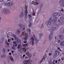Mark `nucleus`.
I'll return each mask as SVG.
<instances>
[{"mask_svg": "<svg viewBox=\"0 0 64 64\" xmlns=\"http://www.w3.org/2000/svg\"><path fill=\"white\" fill-rule=\"evenodd\" d=\"M63 31L64 32V30H63Z\"/></svg>", "mask_w": 64, "mask_h": 64, "instance_id": "obj_64", "label": "nucleus"}, {"mask_svg": "<svg viewBox=\"0 0 64 64\" xmlns=\"http://www.w3.org/2000/svg\"><path fill=\"white\" fill-rule=\"evenodd\" d=\"M13 43L14 44H16L15 46H16V47H17V44H16V42H13Z\"/></svg>", "mask_w": 64, "mask_h": 64, "instance_id": "obj_31", "label": "nucleus"}, {"mask_svg": "<svg viewBox=\"0 0 64 64\" xmlns=\"http://www.w3.org/2000/svg\"><path fill=\"white\" fill-rule=\"evenodd\" d=\"M49 21H50V22H53V19L52 17L50 18L49 19Z\"/></svg>", "mask_w": 64, "mask_h": 64, "instance_id": "obj_18", "label": "nucleus"}, {"mask_svg": "<svg viewBox=\"0 0 64 64\" xmlns=\"http://www.w3.org/2000/svg\"><path fill=\"white\" fill-rule=\"evenodd\" d=\"M60 40H58V43H60Z\"/></svg>", "mask_w": 64, "mask_h": 64, "instance_id": "obj_49", "label": "nucleus"}, {"mask_svg": "<svg viewBox=\"0 0 64 64\" xmlns=\"http://www.w3.org/2000/svg\"><path fill=\"white\" fill-rule=\"evenodd\" d=\"M14 51H13V50H12V53H14Z\"/></svg>", "mask_w": 64, "mask_h": 64, "instance_id": "obj_55", "label": "nucleus"}, {"mask_svg": "<svg viewBox=\"0 0 64 64\" xmlns=\"http://www.w3.org/2000/svg\"><path fill=\"white\" fill-rule=\"evenodd\" d=\"M53 62H55V60H53Z\"/></svg>", "mask_w": 64, "mask_h": 64, "instance_id": "obj_61", "label": "nucleus"}, {"mask_svg": "<svg viewBox=\"0 0 64 64\" xmlns=\"http://www.w3.org/2000/svg\"><path fill=\"white\" fill-rule=\"evenodd\" d=\"M9 34L10 35H12V33H10Z\"/></svg>", "mask_w": 64, "mask_h": 64, "instance_id": "obj_44", "label": "nucleus"}, {"mask_svg": "<svg viewBox=\"0 0 64 64\" xmlns=\"http://www.w3.org/2000/svg\"><path fill=\"white\" fill-rule=\"evenodd\" d=\"M35 12H34V10H33V12L32 14V16H34L35 15Z\"/></svg>", "mask_w": 64, "mask_h": 64, "instance_id": "obj_32", "label": "nucleus"}, {"mask_svg": "<svg viewBox=\"0 0 64 64\" xmlns=\"http://www.w3.org/2000/svg\"><path fill=\"white\" fill-rule=\"evenodd\" d=\"M52 61H50L49 62V64H52Z\"/></svg>", "mask_w": 64, "mask_h": 64, "instance_id": "obj_37", "label": "nucleus"}, {"mask_svg": "<svg viewBox=\"0 0 64 64\" xmlns=\"http://www.w3.org/2000/svg\"><path fill=\"white\" fill-rule=\"evenodd\" d=\"M9 58L10 60H11L12 61H14V59L12 57V56H9Z\"/></svg>", "mask_w": 64, "mask_h": 64, "instance_id": "obj_17", "label": "nucleus"}, {"mask_svg": "<svg viewBox=\"0 0 64 64\" xmlns=\"http://www.w3.org/2000/svg\"><path fill=\"white\" fill-rule=\"evenodd\" d=\"M2 51L3 54H5V48H2Z\"/></svg>", "mask_w": 64, "mask_h": 64, "instance_id": "obj_16", "label": "nucleus"}, {"mask_svg": "<svg viewBox=\"0 0 64 64\" xmlns=\"http://www.w3.org/2000/svg\"><path fill=\"white\" fill-rule=\"evenodd\" d=\"M25 27L23 26L22 28V31H25Z\"/></svg>", "mask_w": 64, "mask_h": 64, "instance_id": "obj_34", "label": "nucleus"}, {"mask_svg": "<svg viewBox=\"0 0 64 64\" xmlns=\"http://www.w3.org/2000/svg\"><path fill=\"white\" fill-rule=\"evenodd\" d=\"M57 20V18L56 17H55L54 18V20Z\"/></svg>", "mask_w": 64, "mask_h": 64, "instance_id": "obj_35", "label": "nucleus"}, {"mask_svg": "<svg viewBox=\"0 0 64 64\" xmlns=\"http://www.w3.org/2000/svg\"><path fill=\"white\" fill-rule=\"evenodd\" d=\"M27 30L28 31V32H30V31H31V30L30 29V28H28L27 29Z\"/></svg>", "mask_w": 64, "mask_h": 64, "instance_id": "obj_33", "label": "nucleus"}, {"mask_svg": "<svg viewBox=\"0 0 64 64\" xmlns=\"http://www.w3.org/2000/svg\"><path fill=\"white\" fill-rule=\"evenodd\" d=\"M33 36L34 38H33V36H32L30 38L31 42L32 43V45L34 44V42L36 43H37L39 41L38 38L35 36V35H34Z\"/></svg>", "mask_w": 64, "mask_h": 64, "instance_id": "obj_1", "label": "nucleus"}, {"mask_svg": "<svg viewBox=\"0 0 64 64\" xmlns=\"http://www.w3.org/2000/svg\"><path fill=\"white\" fill-rule=\"evenodd\" d=\"M60 18L61 20H63V18L62 17H60Z\"/></svg>", "mask_w": 64, "mask_h": 64, "instance_id": "obj_40", "label": "nucleus"}, {"mask_svg": "<svg viewBox=\"0 0 64 64\" xmlns=\"http://www.w3.org/2000/svg\"><path fill=\"white\" fill-rule=\"evenodd\" d=\"M22 46H24V47L26 46H28V44H22Z\"/></svg>", "mask_w": 64, "mask_h": 64, "instance_id": "obj_28", "label": "nucleus"}, {"mask_svg": "<svg viewBox=\"0 0 64 64\" xmlns=\"http://www.w3.org/2000/svg\"><path fill=\"white\" fill-rule=\"evenodd\" d=\"M8 52H9L10 51V50L9 49H8Z\"/></svg>", "mask_w": 64, "mask_h": 64, "instance_id": "obj_57", "label": "nucleus"}, {"mask_svg": "<svg viewBox=\"0 0 64 64\" xmlns=\"http://www.w3.org/2000/svg\"><path fill=\"white\" fill-rule=\"evenodd\" d=\"M20 32H21L20 30L19 29H18L17 31L15 32V33L16 34H19Z\"/></svg>", "mask_w": 64, "mask_h": 64, "instance_id": "obj_8", "label": "nucleus"}, {"mask_svg": "<svg viewBox=\"0 0 64 64\" xmlns=\"http://www.w3.org/2000/svg\"><path fill=\"white\" fill-rule=\"evenodd\" d=\"M27 42V41H24V43H26Z\"/></svg>", "mask_w": 64, "mask_h": 64, "instance_id": "obj_46", "label": "nucleus"}, {"mask_svg": "<svg viewBox=\"0 0 64 64\" xmlns=\"http://www.w3.org/2000/svg\"><path fill=\"white\" fill-rule=\"evenodd\" d=\"M30 61L29 60H26L24 61V64H28V62Z\"/></svg>", "mask_w": 64, "mask_h": 64, "instance_id": "obj_14", "label": "nucleus"}, {"mask_svg": "<svg viewBox=\"0 0 64 64\" xmlns=\"http://www.w3.org/2000/svg\"><path fill=\"white\" fill-rule=\"evenodd\" d=\"M60 45L61 46H64V41L61 42L60 43Z\"/></svg>", "mask_w": 64, "mask_h": 64, "instance_id": "obj_12", "label": "nucleus"}, {"mask_svg": "<svg viewBox=\"0 0 64 64\" xmlns=\"http://www.w3.org/2000/svg\"><path fill=\"white\" fill-rule=\"evenodd\" d=\"M7 37L8 38H9V35H7Z\"/></svg>", "mask_w": 64, "mask_h": 64, "instance_id": "obj_47", "label": "nucleus"}, {"mask_svg": "<svg viewBox=\"0 0 64 64\" xmlns=\"http://www.w3.org/2000/svg\"><path fill=\"white\" fill-rule=\"evenodd\" d=\"M1 57L2 58H4L6 57V55H3L1 56Z\"/></svg>", "mask_w": 64, "mask_h": 64, "instance_id": "obj_29", "label": "nucleus"}, {"mask_svg": "<svg viewBox=\"0 0 64 64\" xmlns=\"http://www.w3.org/2000/svg\"><path fill=\"white\" fill-rule=\"evenodd\" d=\"M43 27V24H42V28Z\"/></svg>", "mask_w": 64, "mask_h": 64, "instance_id": "obj_51", "label": "nucleus"}, {"mask_svg": "<svg viewBox=\"0 0 64 64\" xmlns=\"http://www.w3.org/2000/svg\"><path fill=\"white\" fill-rule=\"evenodd\" d=\"M29 60L30 61L28 62V64H32L31 62V60Z\"/></svg>", "mask_w": 64, "mask_h": 64, "instance_id": "obj_26", "label": "nucleus"}, {"mask_svg": "<svg viewBox=\"0 0 64 64\" xmlns=\"http://www.w3.org/2000/svg\"><path fill=\"white\" fill-rule=\"evenodd\" d=\"M14 4V3L12 2H9L8 3H5L4 5L5 6H12Z\"/></svg>", "mask_w": 64, "mask_h": 64, "instance_id": "obj_4", "label": "nucleus"}, {"mask_svg": "<svg viewBox=\"0 0 64 64\" xmlns=\"http://www.w3.org/2000/svg\"><path fill=\"white\" fill-rule=\"evenodd\" d=\"M50 32L51 33H53V30H52V29H50Z\"/></svg>", "mask_w": 64, "mask_h": 64, "instance_id": "obj_30", "label": "nucleus"}, {"mask_svg": "<svg viewBox=\"0 0 64 64\" xmlns=\"http://www.w3.org/2000/svg\"><path fill=\"white\" fill-rule=\"evenodd\" d=\"M3 1V0H0V1Z\"/></svg>", "mask_w": 64, "mask_h": 64, "instance_id": "obj_58", "label": "nucleus"}, {"mask_svg": "<svg viewBox=\"0 0 64 64\" xmlns=\"http://www.w3.org/2000/svg\"><path fill=\"white\" fill-rule=\"evenodd\" d=\"M2 12L6 15L10 13V10L7 8L3 10L2 11Z\"/></svg>", "mask_w": 64, "mask_h": 64, "instance_id": "obj_3", "label": "nucleus"}, {"mask_svg": "<svg viewBox=\"0 0 64 64\" xmlns=\"http://www.w3.org/2000/svg\"><path fill=\"white\" fill-rule=\"evenodd\" d=\"M45 59V57H43L42 58L40 62L39 63H41L43 61V60Z\"/></svg>", "mask_w": 64, "mask_h": 64, "instance_id": "obj_15", "label": "nucleus"}, {"mask_svg": "<svg viewBox=\"0 0 64 64\" xmlns=\"http://www.w3.org/2000/svg\"><path fill=\"white\" fill-rule=\"evenodd\" d=\"M21 47V44H19L18 46V49H20V48Z\"/></svg>", "mask_w": 64, "mask_h": 64, "instance_id": "obj_23", "label": "nucleus"}, {"mask_svg": "<svg viewBox=\"0 0 64 64\" xmlns=\"http://www.w3.org/2000/svg\"><path fill=\"white\" fill-rule=\"evenodd\" d=\"M58 50H59L60 51V52H62V50H61V49H60V48H59V47L58 48Z\"/></svg>", "mask_w": 64, "mask_h": 64, "instance_id": "obj_36", "label": "nucleus"}, {"mask_svg": "<svg viewBox=\"0 0 64 64\" xmlns=\"http://www.w3.org/2000/svg\"><path fill=\"white\" fill-rule=\"evenodd\" d=\"M18 51L20 53H22L23 52V50L22 48L18 50Z\"/></svg>", "mask_w": 64, "mask_h": 64, "instance_id": "obj_21", "label": "nucleus"}, {"mask_svg": "<svg viewBox=\"0 0 64 64\" xmlns=\"http://www.w3.org/2000/svg\"><path fill=\"white\" fill-rule=\"evenodd\" d=\"M63 9H61V11H62V12H63Z\"/></svg>", "mask_w": 64, "mask_h": 64, "instance_id": "obj_54", "label": "nucleus"}, {"mask_svg": "<svg viewBox=\"0 0 64 64\" xmlns=\"http://www.w3.org/2000/svg\"><path fill=\"white\" fill-rule=\"evenodd\" d=\"M61 59H62V60H64V57H62V58H61Z\"/></svg>", "mask_w": 64, "mask_h": 64, "instance_id": "obj_43", "label": "nucleus"}, {"mask_svg": "<svg viewBox=\"0 0 64 64\" xmlns=\"http://www.w3.org/2000/svg\"><path fill=\"white\" fill-rule=\"evenodd\" d=\"M14 37H15V39H16L15 41L16 42H17L18 43V42H19V41H18V38H17L15 37H16V35H14Z\"/></svg>", "mask_w": 64, "mask_h": 64, "instance_id": "obj_10", "label": "nucleus"}, {"mask_svg": "<svg viewBox=\"0 0 64 64\" xmlns=\"http://www.w3.org/2000/svg\"><path fill=\"white\" fill-rule=\"evenodd\" d=\"M26 54L27 56H29V57H31V56H32V54H30L29 52H26Z\"/></svg>", "mask_w": 64, "mask_h": 64, "instance_id": "obj_9", "label": "nucleus"}, {"mask_svg": "<svg viewBox=\"0 0 64 64\" xmlns=\"http://www.w3.org/2000/svg\"><path fill=\"white\" fill-rule=\"evenodd\" d=\"M53 33H51L50 34L49 36V39L50 40H51L52 38H53Z\"/></svg>", "mask_w": 64, "mask_h": 64, "instance_id": "obj_5", "label": "nucleus"}, {"mask_svg": "<svg viewBox=\"0 0 64 64\" xmlns=\"http://www.w3.org/2000/svg\"><path fill=\"white\" fill-rule=\"evenodd\" d=\"M55 62L56 64H57V60H56L55 61Z\"/></svg>", "mask_w": 64, "mask_h": 64, "instance_id": "obj_45", "label": "nucleus"}, {"mask_svg": "<svg viewBox=\"0 0 64 64\" xmlns=\"http://www.w3.org/2000/svg\"><path fill=\"white\" fill-rule=\"evenodd\" d=\"M53 64H56L54 62H53Z\"/></svg>", "mask_w": 64, "mask_h": 64, "instance_id": "obj_59", "label": "nucleus"}, {"mask_svg": "<svg viewBox=\"0 0 64 64\" xmlns=\"http://www.w3.org/2000/svg\"><path fill=\"white\" fill-rule=\"evenodd\" d=\"M25 13V17H26L27 16V14L28 13V11H27V8H26V10L24 12Z\"/></svg>", "mask_w": 64, "mask_h": 64, "instance_id": "obj_13", "label": "nucleus"}, {"mask_svg": "<svg viewBox=\"0 0 64 64\" xmlns=\"http://www.w3.org/2000/svg\"><path fill=\"white\" fill-rule=\"evenodd\" d=\"M54 15L55 16H57V15H58V13H56L54 14Z\"/></svg>", "mask_w": 64, "mask_h": 64, "instance_id": "obj_39", "label": "nucleus"}, {"mask_svg": "<svg viewBox=\"0 0 64 64\" xmlns=\"http://www.w3.org/2000/svg\"><path fill=\"white\" fill-rule=\"evenodd\" d=\"M18 26H19L20 27V28H22V27H23V25L22 24H18Z\"/></svg>", "mask_w": 64, "mask_h": 64, "instance_id": "obj_19", "label": "nucleus"}, {"mask_svg": "<svg viewBox=\"0 0 64 64\" xmlns=\"http://www.w3.org/2000/svg\"><path fill=\"white\" fill-rule=\"evenodd\" d=\"M32 3L34 5H38L39 2H37V0H34L32 2Z\"/></svg>", "mask_w": 64, "mask_h": 64, "instance_id": "obj_6", "label": "nucleus"}, {"mask_svg": "<svg viewBox=\"0 0 64 64\" xmlns=\"http://www.w3.org/2000/svg\"><path fill=\"white\" fill-rule=\"evenodd\" d=\"M24 15L23 14V12H21L20 13V18H23V17L24 16Z\"/></svg>", "mask_w": 64, "mask_h": 64, "instance_id": "obj_11", "label": "nucleus"}, {"mask_svg": "<svg viewBox=\"0 0 64 64\" xmlns=\"http://www.w3.org/2000/svg\"><path fill=\"white\" fill-rule=\"evenodd\" d=\"M12 49H13L14 50H15V48H14L13 46L12 47Z\"/></svg>", "mask_w": 64, "mask_h": 64, "instance_id": "obj_42", "label": "nucleus"}, {"mask_svg": "<svg viewBox=\"0 0 64 64\" xmlns=\"http://www.w3.org/2000/svg\"><path fill=\"white\" fill-rule=\"evenodd\" d=\"M43 34H40V38H41L42 37V36H43Z\"/></svg>", "mask_w": 64, "mask_h": 64, "instance_id": "obj_27", "label": "nucleus"}, {"mask_svg": "<svg viewBox=\"0 0 64 64\" xmlns=\"http://www.w3.org/2000/svg\"><path fill=\"white\" fill-rule=\"evenodd\" d=\"M9 55H11V52H10L9 53Z\"/></svg>", "mask_w": 64, "mask_h": 64, "instance_id": "obj_50", "label": "nucleus"}, {"mask_svg": "<svg viewBox=\"0 0 64 64\" xmlns=\"http://www.w3.org/2000/svg\"><path fill=\"white\" fill-rule=\"evenodd\" d=\"M10 42V39H8V42Z\"/></svg>", "mask_w": 64, "mask_h": 64, "instance_id": "obj_53", "label": "nucleus"}, {"mask_svg": "<svg viewBox=\"0 0 64 64\" xmlns=\"http://www.w3.org/2000/svg\"><path fill=\"white\" fill-rule=\"evenodd\" d=\"M63 54L64 55V52L63 53Z\"/></svg>", "mask_w": 64, "mask_h": 64, "instance_id": "obj_63", "label": "nucleus"}, {"mask_svg": "<svg viewBox=\"0 0 64 64\" xmlns=\"http://www.w3.org/2000/svg\"><path fill=\"white\" fill-rule=\"evenodd\" d=\"M25 58L26 59H27V58H28V57H27V56H26L25 57Z\"/></svg>", "mask_w": 64, "mask_h": 64, "instance_id": "obj_56", "label": "nucleus"}, {"mask_svg": "<svg viewBox=\"0 0 64 64\" xmlns=\"http://www.w3.org/2000/svg\"><path fill=\"white\" fill-rule=\"evenodd\" d=\"M58 61H61V60H60V59H58Z\"/></svg>", "mask_w": 64, "mask_h": 64, "instance_id": "obj_52", "label": "nucleus"}, {"mask_svg": "<svg viewBox=\"0 0 64 64\" xmlns=\"http://www.w3.org/2000/svg\"><path fill=\"white\" fill-rule=\"evenodd\" d=\"M5 43L6 44V45H7L8 46H9V43L8 42H7V41H5Z\"/></svg>", "mask_w": 64, "mask_h": 64, "instance_id": "obj_24", "label": "nucleus"}, {"mask_svg": "<svg viewBox=\"0 0 64 64\" xmlns=\"http://www.w3.org/2000/svg\"><path fill=\"white\" fill-rule=\"evenodd\" d=\"M22 35L24 36V37L23 38L24 40H26L28 38V34H26L25 31L22 32Z\"/></svg>", "mask_w": 64, "mask_h": 64, "instance_id": "obj_2", "label": "nucleus"}, {"mask_svg": "<svg viewBox=\"0 0 64 64\" xmlns=\"http://www.w3.org/2000/svg\"><path fill=\"white\" fill-rule=\"evenodd\" d=\"M28 23L29 24L28 25L30 27L32 25L31 22L30 21L28 22Z\"/></svg>", "mask_w": 64, "mask_h": 64, "instance_id": "obj_22", "label": "nucleus"}, {"mask_svg": "<svg viewBox=\"0 0 64 64\" xmlns=\"http://www.w3.org/2000/svg\"><path fill=\"white\" fill-rule=\"evenodd\" d=\"M28 16H29V19H30V20H31V18H32V16L31 15H30L29 14H28Z\"/></svg>", "mask_w": 64, "mask_h": 64, "instance_id": "obj_25", "label": "nucleus"}, {"mask_svg": "<svg viewBox=\"0 0 64 64\" xmlns=\"http://www.w3.org/2000/svg\"><path fill=\"white\" fill-rule=\"evenodd\" d=\"M55 54L56 55H58L59 54V52H58L57 51H56L55 52Z\"/></svg>", "mask_w": 64, "mask_h": 64, "instance_id": "obj_20", "label": "nucleus"}, {"mask_svg": "<svg viewBox=\"0 0 64 64\" xmlns=\"http://www.w3.org/2000/svg\"><path fill=\"white\" fill-rule=\"evenodd\" d=\"M52 55V54L51 53H49V56H51Z\"/></svg>", "mask_w": 64, "mask_h": 64, "instance_id": "obj_41", "label": "nucleus"}, {"mask_svg": "<svg viewBox=\"0 0 64 64\" xmlns=\"http://www.w3.org/2000/svg\"><path fill=\"white\" fill-rule=\"evenodd\" d=\"M23 50L24 51V52H26V49L24 48H23Z\"/></svg>", "mask_w": 64, "mask_h": 64, "instance_id": "obj_38", "label": "nucleus"}, {"mask_svg": "<svg viewBox=\"0 0 64 64\" xmlns=\"http://www.w3.org/2000/svg\"><path fill=\"white\" fill-rule=\"evenodd\" d=\"M46 24L47 26L48 25H51V22L49 20L47 21L46 22Z\"/></svg>", "mask_w": 64, "mask_h": 64, "instance_id": "obj_7", "label": "nucleus"}, {"mask_svg": "<svg viewBox=\"0 0 64 64\" xmlns=\"http://www.w3.org/2000/svg\"><path fill=\"white\" fill-rule=\"evenodd\" d=\"M26 56V55H25V54H24L23 55V57H25V56Z\"/></svg>", "mask_w": 64, "mask_h": 64, "instance_id": "obj_48", "label": "nucleus"}, {"mask_svg": "<svg viewBox=\"0 0 64 64\" xmlns=\"http://www.w3.org/2000/svg\"><path fill=\"white\" fill-rule=\"evenodd\" d=\"M12 40H14V39H13V38H12Z\"/></svg>", "mask_w": 64, "mask_h": 64, "instance_id": "obj_60", "label": "nucleus"}, {"mask_svg": "<svg viewBox=\"0 0 64 64\" xmlns=\"http://www.w3.org/2000/svg\"><path fill=\"white\" fill-rule=\"evenodd\" d=\"M55 38L56 40V37H55Z\"/></svg>", "mask_w": 64, "mask_h": 64, "instance_id": "obj_62", "label": "nucleus"}]
</instances>
